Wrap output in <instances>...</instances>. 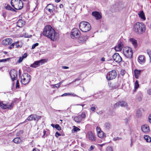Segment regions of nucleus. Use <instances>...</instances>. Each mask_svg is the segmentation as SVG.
I'll return each instance as SVG.
<instances>
[{"mask_svg":"<svg viewBox=\"0 0 151 151\" xmlns=\"http://www.w3.org/2000/svg\"><path fill=\"white\" fill-rule=\"evenodd\" d=\"M43 34L53 41L56 40L59 36V34L55 32V30L50 25H47L45 27Z\"/></svg>","mask_w":151,"mask_h":151,"instance_id":"nucleus-1","label":"nucleus"},{"mask_svg":"<svg viewBox=\"0 0 151 151\" xmlns=\"http://www.w3.org/2000/svg\"><path fill=\"white\" fill-rule=\"evenodd\" d=\"M146 29L145 25L143 23L137 22L134 24L133 30L136 33L142 34L145 32Z\"/></svg>","mask_w":151,"mask_h":151,"instance_id":"nucleus-2","label":"nucleus"},{"mask_svg":"<svg viewBox=\"0 0 151 151\" xmlns=\"http://www.w3.org/2000/svg\"><path fill=\"white\" fill-rule=\"evenodd\" d=\"M79 27L80 29L84 32H87L91 29L90 24L86 22H81L79 24Z\"/></svg>","mask_w":151,"mask_h":151,"instance_id":"nucleus-3","label":"nucleus"},{"mask_svg":"<svg viewBox=\"0 0 151 151\" xmlns=\"http://www.w3.org/2000/svg\"><path fill=\"white\" fill-rule=\"evenodd\" d=\"M21 83L23 84L26 85L30 82L31 80V76L28 73H24L21 76Z\"/></svg>","mask_w":151,"mask_h":151,"instance_id":"nucleus-4","label":"nucleus"},{"mask_svg":"<svg viewBox=\"0 0 151 151\" xmlns=\"http://www.w3.org/2000/svg\"><path fill=\"white\" fill-rule=\"evenodd\" d=\"M123 53L125 56L128 58H131L133 55L132 49L130 47L125 48L123 49Z\"/></svg>","mask_w":151,"mask_h":151,"instance_id":"nucleus-5","label":"nucleus"},{"mask_svg":"<svg viewBox=\"0 0 151 151\" xmlns=\"http://www.w3.org/2000/svg\"><path fill=\"white\" fill-rule=\"evenodd\" d=\"M13 103L10 104L5 102H0V106L3 109H11L13 107Z\"/></svg>","mask_w":151,"mask_h":151,"instance_id":"nucleus-6","label":"nucleus"},{"mask_svg":"<svg viewBox=\"0 0 151 151\" xmlns=\"http://www.w3.org/2000/svg\"><path fill=\"white\" fill-rule=\"evenodd\" d=\"M81 35L80 31L77 28H75L72 29L71 32V37L73 39L79 37Z\"/></svg>","mask_w":151,"mask_h":151,"instance_id":"nucleus-7","label":"nucleus"},{"mask_svg":"<svg viewBox=\"0 0 151 151\" xmlns=\"http://www.w3.org/2000/svg\"><path fill=\"white\" fill-rule=\"evenodd\" d=\"M117 75L116 71L114 70L109 72L106 75V78L108 80H112L115 78Z\"/></svg>","mask_w":151,"mask_h":151,"instance_id":"nucleus-8","label":"nucleus"},{"mask_svg":"<svg viewBox=\"0 0 151 151\" xmlns=\"http://www.w3.org/2000/svg\"><path fill=\"white\" fill-rule=\"evenodd\" d=\"M45 60L41 59L35 62L32 64H31L30 66L31 67L36 68L43 64L45 62Z\"/></svg>","mask_w":151,"mask_h":151,"instance_id":"nucleus-9","label":"nucleus"},{"mask_svg":"<svg viewBox=\"0 0 151 151\" xmlns=\"http://www.w3.org/2000/svg\"><path fill=\"white\" fill-rule=\"evenodd\" d=\"M125 6V5L124 4L120 3H116L113 6L115 8L114 11H120L124 8Z\"/></svg>","mask_w":151,"mask_h":151,"instance_id":"nucleus-10","label":"nucleus"},{"mask_svg":"<svg viewBox=\"0 0 151 151\" xmlns=\"http://www.w3.org/2000/svg\"><path fill=\"white\" fill-rule=\"evenodd\" d=\"M112 57L114 60L116 62L119 63L122 61V58L117 53H114Z\"/></svg>","mask_w":151,"mask_h":151,"instance_id":"nucleus-11","label":"nucleus"},{"mask_svg":"<svg viewBox=\"0 0 151 151\" xmlns=\"http://www.w3.org/2000/svg\"><path fill=\"white\" fill-rule=\"evenodd\" d=\"M10 75L11 79L13 81H14V80L17 79V71L15 70L14 69L11 70L10 72Z\"/></svg>","mask_w":151,"mask_h":151,"instance_id":"nucleus-12","label":"nucleus"},{"mask_svg":"<svg viewBox=\"0 0 151 151\" xmlns=\"http://www.w3.org/2000/svg\"><path fill=\"white\" fill-rule=\"evenodd\" d=\"M141 130L142 131L145 133H147L150 131L149 126L147 124L144 125L142 126Z\"/></svg>","mask_w":151,"mask_h":151,"instance_id":"nucleus-13","label":"nucleus"},{"mask_svg":"<svg viewBox=\"0 0 151 151\" xmlns=\"http://www.w3.org/2000/svg\"><path fill=\"white\" fill-rule=\"evenodd\" d=\"M120 106L122 107H124L127 110H129V108L128 104L126 101H119Z\"/></svg>","mask_w":151,"mask_h":151,"instance_id":"nucleus-14","label":"nucleus"},{"mask_svg":"<svg viewBox=\"0 0 151 151\" xmlns=\"http://www.w3.org/2000/svg\"><path fill=\"white\" fill-rule=\"evenodd\" d=\"M92 15L96 19H99L102 17L101 15L98 12L95 11L92 13Z\"/></svg>","mask_w":151,"mask_h":151,"instance_id":"nucleus-15","label":"nucleus"},{"mask_svg":"<svg viewBox=\"0 0 151 151\" xmlns=\"http://www.w3.org/2000/svg\"><path fill=\"white\" fill-rule=\"evenodd\" d=\"M55 6H54L52 4H49L47 5L46 7L47 10L50 13H52L53 11L55 10Z\"/></svg>","mask_w":151,"mask_h":151,"instance_id":"nucleus-16","label":"nucleus"},{"mask_svg":"<svg viewBox=\"0 0 151 151\" xmlns=\"http://www.w3.org/2000/svg\"><path fill=\"white\" fill-rule=\"evenodd\" d=\"M12 39L9 38H6L2 41V44L4 45H7L12 43Z\"/></svg>","mask_w":151,"mask_h":151,"instance_id":"nucleus-17","label":"nucleus"},{"mask_svg":"<svg viewBox=\"0 0 151 151\" xmlns=\"http://www.w3.org/2000/svg\"><path fill=\"white\" fill-rule=\"evenodd\" d=\"M88 138L91 141H95V137L91 131L88 132Z\"/></svg>","mask_w":151,"mask_h":151,"instance_id":"nucleus-18","label":"nucleus"},{"mask_svg":"<svg viewBox=\"0 0 151 151\" xmlns=\"http://www.w3.org/2000/svg\"><path fill=\"white\" fill-rule=\"evenodd\" d=\"M139 62L140 64L144 63L145 61V57L144 55H140L138 58V59Z\"/></svg>","mask_w":151,"mask_h":151,"instance_id":"nucleus-19","label":"nucleus"},{"mask_svg":"<svg viewBox=\"0 0 151 151\" xmlns=\"http://www.w3.org/2000/svg\"><path fill=\"white\" fill-rule=\"evenodd\" d=\"M139 17L143 20L145 21L146 19L145 14L143 11H140L138 14Z\"/></svg>","mask_w":151,"mask_h":151,"instance_id":"nucleus-20","label":"nucleus"},{"mask_svg":"<svg viewBox=\"0 0 151 151\" xmlns=\"http://www.w3.org/2000/svg\"><path fill=\"white\" fill-rule=\"evenodd\" d=\"M122 43L120 42L118 43L117 45L115 47V49L116 51H119L122 50Z\"/></svg>","mask_w":151,"mask_h":151,"instance_id":"nucleus-21","label":"nucleus"},{"mask_svg":"<svg viewBox=\"0 0 151 151\" xmlns=\"http://www.w3.org/2000/svg\"><path fill=\"white\" fill-rule=\"evenodd\" d=\"M73 117V119L74 121L78 123H80L82 120L81 118L78 115L75 116Z\"/></svg>","mask_w":151,"mask_h":151,"instance_id":"nucleus-22","label":"nucleus"},{"mask_svg":"<svg viewBox=\"0 0 151 151\" xmlns=\"http://www.w3.org/2000/svg\"><path fill=\"white\" fill-rule=\"evenodd\" d=\"M129 41L132 43V45L135 47L137 45V41L134 38H131L129 39Z\"/></svg>","mask_w":151,"mask_h":151,"instance_id":"nucleus-23","label":"nucleus"},{"mask_svg":"<svg viewBox=\"0 0 151 151\" xmlns=\"http://www.w3.org/2000/svg\"><path fill=\"white\" fill-rule=\"evenodd\" d=\"M141 71L140 70H138L135 69L134 70V76L135 78H138L140 74Z\"/></svg>","mask_w":151,"mask_h":151,"instance_id":"nucleus-24","label":"nucleus"},{"mask_svg":"<svg viewBox=\"0 0 151 151\" xmlns=\"http://www.w3.org/2000/svg\"><path fill=\"white\" fill-rule=\"evenodd\" d=\"M14 46L17 48L19 47V44H18V41L16 42L15 43H13L11 45L9 46V48L10 49H11L13 48Z\"/></svg>","mask_w":151,"mask_h":151,"instance_id":"nucleus-25","label":"nucleus"},{"mask_svg":"<svg viewBox=\"0 0 151 151\" xmlns=\"http://www.w3.org/2000/svg\"><path fill=\"white\" fill-rule=\"evenodd\" d=\"M144 138L146 142H151V138L149 136L145 135L144 136Z\"/></svg>","mask_w":151,"mask_h":151,"instance_id":"nucleus-26","label":"nucleus"},{"mask_svg":"<svg viewBox=\"0 0 151 151\" xmlns=\"http://www.w3.org/2000/svg\"><path fill=\"white\" fill-rule=\"evenodd\" d=\"M25 24V22L24 20L19 19V27L24 26Z\"/></svg>","mask_w":151,"mask_h":151,"instance_id":"nucleus-27","label":"nucleus"},{"mask_svg":"<svg viewBox=\"0 0 151 151\" xmlns=\"http://www.w3.org/2000/svg\"><path fill=\"white\" fill-rule=\"evenodd\" d=\"M19 1H17V2L14 3H13V4H14V6H12L14 8V9L17 10L19 9V8L18 7L19 6Z\"/></svg>","mask_w":151,"mask_h":151,"instance_id":"nucleus-28","label":"nucleus"},{"mask_svg":"<svg viewBox=\"0 0 151 151\" xmlns=\"http://www.w3.org/2000/svg\"><path fill=\"white\" fill-rule=\"evenodd\" d=\"M27 56V53H24V55H22V57H19V63L22 62L24 59L26 58Z\"/></svg>","mask_w":151,"mask_h":151,"instance_id":"nucleus-29","label":"nucleus"},{"mask_svg":"<svg viewBox=\"0 0 151 151\" xmlns=\"http://www.w3.org/2000/svg\"><path fill=\"white\" fill-rule=\"evenodd\" d=\"M104 127L107 129H109L111 127V125L109 122L105 123L104 125Z\"/></svg>","mask_w":151,"mask_h":151,"instance_id":"nucleus-30","label":"nucleus"},{"mask_svg":"<svg viewBox=\"0 0 151 151\" xmlns=\"http://www.w3.org/2000/svg\"><path fill=\"white\" fill-rule=\"evenodd\" d=\"M136 114L138 118L141 117L142 115V112L139 109H137Z\"/></svg>","mask_w":151,"mask_h":151,"instance_id":"nucleus-31","label":"nucleus"},{"mask_svg":"<svg viewBox=\"0 0 151 151\" xmlns=\"http://www.w3.org/2000/svg\"><path fill=\"white\" fill-rule=\"evenodd\" d=\"M98 136L100 138H102L104 137V133L102 131H100L97 133Z\"/></svg>","mask_w":151,"mask_h":151,"instance_id":"nucleus-32","label":"nucleus"},{"mask_svg":"<svg viewBox=\"0 0 151 151\" xmlns=\"http://www.w3.org/2000/svg\"><path fill=\"white\" fill-rule=\"evenodd\" d=\"M109 86L112 89H115L117 88L116 84L115 83H109Z\"/></svg>","mask_w":151,"mask_h":151,"instance_id":"nucleus-33","label":"nucleus"},{"mask_svg":"<svg viewBox=\"0 0 151 151\" xmlns=\"http://www.w3.org/2000/svg\"><path fill=\"white\" fill-rule=\"evenodd\" d=\"M6 9L8 10H10L13 12H16L15 10L12 8L9 5H7L5 7Z\"/></svg>","mask_w":151,"mask_h":151,"instance_id":"nucleus-34","label":"nucleus"},{"mask_svg":"<svg viewBox=\"0 0 151 151\" xmlns=\"http://www.w3.org/2000/svg\"><path fill=\"white\" fill-rule=\"evenodd\" d=\"M34 114H31L27 118V120L28 121H32L34 120Z\"/></svg>","mask_w":151,"mask_h":151,"instance_id":"nucleus-35","label":"nucleus"},{"mask_svg":"<svg viewBox=\"0 0 151 151\" xmlns=\"http://www.w3.org/2000/svg\"><path fill=\"white\" fill-rule=\"evenodd\" d=\"M88 39L87 36H83L82 38H80L79 40L81 41V43H83L85 42L86 41V40Z\"/></svg>","mask_w":151,"mask_h":151,"instance_id":"nucleus-36","label":"nucleus"},{"mask_svg":"<svg viewBox=\"0 0 151 151\" xmlns=\"http://www.w3.org/2000/svg\"><path fill=\"white\" fill-rule=\"evenodd\" d=\"M41 117V116H40L34 114V120L38 121Z\"/></svg>","mask_w":151,"mask_h":151,"instance_id":"nucleus-37","label":"nucleus"},{"mask_svg":"<svg viewBox=\"0 0 151 151\" xmlns=\"http://www.w3.org/2000/svg\"><path fill=\"white\" fill-rule=\"evenodd\" d=\"M78 116L81 118L82 119L85 118L86 116L85 113L84 112L81 113L80 114H79Z\"/></svg>","mask_w":151,"mask_h":151,"instance_id":"nucleus-38","label":"nucleus"},{"mask_svg":"<svg viewBox=\"0 0 151 151\" xmlns=\"http://www.w3.org/2000/svg\"><path fill=\"white\" fill-rule=\"evenodd\" d=\"M120 106L119 101L113 105L114 108L115 109H117Z\"/></svg>","mask_w":151,"mask_h":151,"instance_id":"nucleus-39","label":"nucleus"},{"mask_svg":"<svg viewBox=\"0 0 151 151\" xmlns=\"http://www.w3.org/2000/svg\"><path fill=\"white\" fill-rule=\"evenodd\" d=\"M80 130V129L78 127L74 126H73V129H72V131H73L74 132L79 131Z\"/></svg>","mask_w":151,"mask_h":151,"instance_id":"nucleus-40","label":"nucleus"},{"mask_svg":"<svg viewBox=\"0 0 151 151\" xmlns=\"http://www.w3.org/2000/svg\"><path fill=\"white\" fill-rule=\"evenodd\" d=\"M106 151H114L112 147L110 146H108L106 149Z\"/></svg>","mask_w":151,"mask_h":151,"instance_id":"nucleus-41","label":"nucleus"},{"mask_svg":"<svg viewBox=\"0 0 151 151\" xmlns=\"http://www.w3.org/2000/svg\"><path fill=\"white\" fill-rule=\"evenodd\" d=\"M139 86V85L138 84V81L137 80H136L135 81V86L134 88L135 89H137Z\"/></svg>","mask_w":151,"mask_h":151,"instance_id":"nucleus-42","label":"nucleus"},{"mask_svg":"<svg viewBox=\"0 0 151 151\" xmlns=\"http://www.w3.org/2000/svg\"><path fill=\"white\" fill-rule=\"evenodd\" d=\"M13 141L15 143H19V137H17L14 139Z\"/></svg>","mask_w":151,"mask_h":151,"instance_id":"nucleus-43","label":"nucleus"},{"mask_svg":"<svg viewBox=\"0 0 151 151\" xmlns=\"http://www.w3.org/2000/svg\"><path fill=\"white\" fill-rule=\"evenodd\" d=\"M115 83L116 86L117 88L119 87L120 86L121 83V81L120 80H118L117 82L114 83Z\"/></svg>","mask_w":151,"mask_h":151,"instance_id":"nucleus-44","label":"nucleus"},{"mask_svg":"<svg viewBox=\"0 0 151 151\" xmlns=\"http://www.w3.org/2000/svg\"><path fill=\"white\" fill-rule=\"evenodd\" d=\"M19 10L22 9L23 6V3L22 1L19 0Z\"/></svg>","mask_w":151,"mask_h":151,"instance_id":"nucleus-45","label":"nucleus"},{"mask_svg":"<svg viewBox=\"0 0 151 151\" xmlns=\"http://www.w3.org/2000/svg\"><path fill=\"white\" fill-rule=\"evenodd\" d=\"M94 104H92V107H91L90 108V110L94 112L96 109V107H95Z\"/></svg>","mask_w":151,"mask_h":151,"instance_id":"nucleus-46","label":"nucleus"},{"mask_svg":"<svg viewBox=\"0 0 151 151\" xmlns=\"http://www.w3.org/2000/svg\"><path fill=\"white\" fill-rule=\"evenodd\" d=\"M55 127L58 130H60L61 129V127L58 124H56L55 125Z\"/></svg>","mask_w":151,"mask_h":151,"instance_id":"nucleus-47","label":"nucleus"},{"mask_svg":"<svg viewBox=\"0 0 151 151\" xmlns=\"http://www.w3.org/2000/svg\"><path fill=\"white\" fill-rule=\"evenodd\" d=\"M122 139V137H114L113 139V140L114 141H116L117 140H121Z\"/></svg>","mask_w":151,"mask_h":151,"instance_id":"nucleus-48","label":"nucleus"},{"mask_svg":"<svg viewBox=\"0 0 151 151\" xmlns=\"http://www.w3.org/2000/svg\"><path fill=\"white\" fill-rule=\"evenodd\" d=\"M147 53L149 55L150 59H151V51L149 50H147Z\"/></svg>","mask_w":151,"mask_h":151,"instance_id":"nucleus-49","label":"nucleus"},{"mask_svg":"<svg viewBox=\"0 0 151 151\" xmlns=\"http://www.w3.org/2000/svg\"><path fill=\"white\" fill-rule=\"evenodd\" d=\"M19 0H11V4L12 6H14V4L13 3H15L17 2V1H18Z\"/></svg>","mask_w":151,"mask_h":151,"instance_id":"nucleus-50","label":"nucleus"},{"mask_svg":"<svg viewBox=\"0 0 151 151\" xmlns=\"http://www.w3.org/2000/svg\"><path fill=\"white\" fill-rule=\"evenodd\" d=\"M39 43H36L34 45H33L32 46V49H34L35 48V47L38 45Z\"/></svg>","mask_w":151,"mask_h":151,"instance_id":"nucleus-51","label":"nucleus"},{"mask_svg":"<svg viewBox=\"0 0 151 151\" xmlns=\"http://www.w3.org/2000/svg\"><path fill=\"white\" fill-rule=\"evenodd\" d=\"M71 94V93H65L62 94L61 96H65L68 95H70Z\"/></svg>","mask_w":151,"mask_h":151,"instance_id":"nucleus-52","label":"nucleus"},{"mask_svg":"<svg viewBox=\"0 0 151 151\" xmlns=\"http://www.w3.org/2000/svg\"><path fill=\"white\" fill-rule=\"evenodd\" d=\"M125 71L124 70H121V71L120 72V74L122 76H124L125 74Z\"/></svg>","mask_w":151,"mask_h":151,"instance_id":"nucleus-53","label":"nucleus"},{"mask_svg":"<svg viewBox=\"0 0 151 151\" xmlns=\"http://www.w3.org/2000/svg\"><path fill=\"white\" fill-rule=\"evenodd\" d=\"M61 135V134L58 132H56L55 133V136L56 137H58L59 136Z\"/></svg>","mask_w":151,"mask_h":151,"instance_id":"nucleus-54","label":"nucleus"},{"mask_svg":"<svg viewBox=\"0 0 151 151\" xmlns=\"http://www.w3.org/2000/svg\"><path fill=\"white\" fill-rule=\"evenodd\" d=\"M96 131L97 132V133H99V132H100V131H101V129L100 127H97L96 128Z\"/></svg>","mask_w":151,"mask_h":151,"instance_id":"nucleus-55","label":"nucleus"},{"mask_svg":"<svg viewBox=\"0 0 151 151\" xmlns=\"http://www.w3.org/2000/svg\"><path fill=\"white\" fill-rule=\"evenodd\" d=\"M31 36V35H29L26 34H24L23 35L25 37H30Z\"/></svg>","mask_w":151,"mask_h":151,"instance_id":"nucleus-56","label":"nucleus"},{"mask_svg":"<svg viewBox=\"0 0 151 151\" xmlns=\"http://www.w3.org/2000/svg\"><path fill=\"white\" fill-rule=\"evenodd\" d=\"M94 146L93 145H91L89 148V150L90 151H92L94 149Z\"/></svg>","mask_w":151,"mask_h":151,"instance_id":"nucleus-57","label":"nucleus"},{"mask_svg":"<svg viewBox=\"0 0 151 151\" xmlns=\"http://www.w3.org/2000/svg\"><path fill=\"white\" fill-rule=\"evenodd\" d=\"M16 88H19V80H17V82L16 83Z\"/></svg>","mask_w":151,"mask_h":151,"instance_id":"nucleus-58","label":"nucleus"},{"mask_svg":"<svg viewBox=\"0 0 151 151\" xmlns=\"http://www.w3.org/2000/svg\"><path fill=\"white\" fill-rule=\"evenodd\" d=\"M148 120L149 122L151 123V114L148 117Z\"/></svg>","mask_w":151,"mask_h":151,"instance_id":"nucleus-59","label":"nucleus"},{"mask_svg":"<svg viewBox=\"0 0 151 151\" xmlns=\"http://www.w3.org/2000/svg\"><path fill=\"white\" fill-rule=\"evenodd\" d=\"M53 86H54V88H55V87L56 88H58L60 86L59 84L54 85Z\"/></svg>","mask_w":151,"mask_h":151,"instance_id":"nucleus-60","label":"nucleus"},{"mask_svg":"<svg viewBox=\"0 0 151 151\" xmlns=\"http://www.w3.org/2000/svg\"><path fill=\"white\" fill-rule=\"evenodd\" d=\"M148 94L150 95H151V89H149L147 90Z\"/></svg>","mask_w":151,"mask_h":151,"instance_id":"nucleus-61","label":"nucleus"},{"mask_svg":"<svg viewBox=\"0 0 151 151\" xmlns=\"http://www.w3.org/2000/svg\"><path fill=\"white\" fill-rule=\"evenodd\" d=\"M124 122L125 123H126V124L128 122V119L127 118H126L125 119H124Z\"/></svg>","mask_w":151,"mask_h":151,"instance_id":"nucleus-62","label":"nucleus"},{"mask_svg":"<svg viewBox=\"0 0 151 151\" xmlns=\"http://www.w3.org/2000/svg\"><path fill=\"white\" fill-rule=\"evenodd\" d=\"M7 59H8L0 60V62H6Z\"/></svg>","mask_w":151,"mask_h":151,"instance_id":"nucleus-63","label":"nucleus"},{"mask_svg":"<svg viewBox=\"0 0 151 151\" xmlns=\"http://www.w3.org/2000/svg\"><path fill=\"white\" fill-rule=\"evenodd\" d=\"M62 68L64 69H67L69 68V67L68 66H63L62 67Z\"/></svg>","mask_w":151,"mask_h":151,"instance_id":"nucleus-64","label":"nucleus"}]
</instances>
